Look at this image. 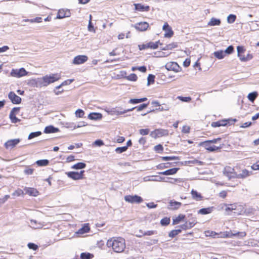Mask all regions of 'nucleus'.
<instances>
[{"instance_id": "nucleus-1", "label": "nucleus", "mask_w": 259, "mask_h": 259, "mask_svg": "<svg viewBox=\"0 0 259 259\" xmlns=\"http://www.w3.org/2000/svg\"><path fill=\"white\" fill-rule=\"evenodd\" d=\"M60 78L61 75L60 74L54 73L46 75L41 78L33 79L32 81L35 83L36 87L41 88L47 87L49 84L58 81Z\"/></svg>"}, {"instance_id": "nucleus-2", "label": "nucleus", "mask_w": 259, "mask_h": 259, "mask_svg": "<svg viewBox=\"0 0 259 259\" xmlns=\"http://www.w3.org/2000/svg\"><path fill=\"white\" fill-rule=\"evenodd\" d=\"M107 246L108 247H111L114 252L121 253L125 248V241L122 237H112L108 240Z\"/></svg>"}, {"instance_id": "nucleus-3", "label": "nucleus", "mask_w": 259, "mask_h": 259, "mask_svg": "<svg viewBox=\"0 0 259 259\" xmlns=\"http://www.w3.org/2000/svg\"><path fill=\"white\" fill-rule=\"evenodd\" d=\"M124 200L130 203H137L139 204L143 201L142 198L138 195H126L124 197Z\"/></svg>"}, {"instance_id": "nucleus-4", "label": "nucleus", "mask_w": 259, "mask_h": 259, "mask_svg": "<svg viewBox=\"0 0 259 259\" xmlns=\"http://www.w3.org/2000/svg\"><path fill=\"white\" fill-rule=\"evenodd\" d=\"M28 72L24 68L20 69H13L10 73L12 76L20 78L21 77L27 75Z\"/></svg>"}, {"instance_id": "nucleus-5", "label": "nucleus", "mask_w": 259, "mask_h": 259, "mask_svg": "<svg viewBox=\"0 0 259 259\" xmlns=\"http://www.w3.org/2000/svg\"><path fill=\"white\" fill-rule=\"evenodd\" d=\"M200 145L209 151H215L222 148L221 144H220L219 146H215L211 144V143L208 141L200 143Z\"/></svg>"}, {"instance_id": "nucleus-6", "label": "nucleus", "mask_w": 259, "mask_h": 259, "mask_svg": "<svg viewBox=\"0 0 259 259\" xmlns=\"http://www.w3.org/2000/svg\"><path fill=\"white\" fill-rule=\"evenodd\" d=\"M237 49L238 57L239 58L240 60L241 61L246 62L248 60H250L252 58V56L251 54H247L246 57H244V55H242V54L245 51L242 47L238 46Z\"/></svg>"}, {"instance_id": "nucleus-7", "label": "nucleus", "mask_w": 259, "mask_h": 259, "mask_svg": "<svg viewBox=\"0 0 259 259\" xmlns=\"http://www.w3.org/2000/svg\"><path fill=\"white\" fill-rule=\"evenodd\" d=\"M223 175L227 177L229 180L232 178H236V172L234 169L229 166H226L223 170Z\"/></svg>"}, {"instance_id": "nucleus-8", "label": "nucleus", "mask_w": 259, "mask_h": 259, "mask_svg": "<svg viewBox=\"0 0 259 259\" xmlns=\"http://www.w3.org/2000/svg\"><path fill=\"white\" fill-rule=\"evenodd\" d=\"M165 67L167 70L173 71L176 72H178L181 70L180 66L175 62L167 63L165 65Z\"/></svg>"}, {"instance_id": "nucleus-9", "label": "nucleus", "mask_w": 259, "mask_h": 259, "mask_svg": "<svg viewBox=\"0 0 259 259\" xmlns=\"http://www.w3.org/2000/svg\"><path fill=\"white\" fill-rule=\"evenodd\" d=\"M84 172V170H81L79 172L76 171H70L67 172L66 174L69 178L74 180H79L83 179Z\"/></svg>"}, {"instance_id": "nucleus-10", "label": "nucleus", "mask_w": 259, "mask_h": 259, "mask_svg": "<svg viewBox=\"0 0 259 259\" xmlns=\"http://www.w3.org/2000/svg\"><path fill=\"white\" fill-rule=\"evenodd\" d=\"M168 134V131L166 130L157 129L154 131H152L150 134V136L152 138L156 139L157 138L161 137L162 136H167Z\"/></svg>"}, {"instance_id": "nucleus-11", "label": "nucleus", "mask_w": 259, "mask_h": 259, "mask_svg": "<svg viewBox=\"0 0 259 259\" xmlns=\"http://www.w3.org/2000/svg\"><path fill=\"white\" fill-rule=\"evenodd\" d=\"M71 15V13L68 9H60L58 11L56 19H63L65 17H69Z\"/></svg>"}, {"instance_id": "nucleus-12", "label": "nucleus", "mask_w": 259, "mask_h": 259, "mask_svg": "<svg viewBox=\"0 0 259 259\" xmlns=\"http://www.w3.org/2000/svg\"><path fill=\"white\" fill-rule=\"evenodd\" d=\"M88 59V57L85 55H78L74 57L72 63L74 64H81L85 62Z\"/></svg>"}, {"instance_id": "nucleus-13", "label": "nucleus", "mask_w": 259, "mask_h": 259, "mask_svg": "<svg viewBox=\"0 0 259 259\" xmlns=\"http://www.w3.org/2000/svg\"><path fill=\"white\" fill-rule=\"evenodd\" d=\"M8 97L13 104H18L21 102V98L13 92L9 93Z\"/></svg>"}, {"instance_id": "nucleus-14", "label": "nucleus", "mask_w": 259, "mask_h": 259, "mask_svg": "<svg viewBox=\"0 0 259 259\" xmlns=\"http://www.w3.org/2000/svg\"><path fill=\"white\" fill-rule=\"evenodd\" d=\"M162 29L165 31L164 34L165 37H171L173 34L174 32L171 29V28L169 26L167 22H165L162 27Z\"/></svg>"}, {"instance_id": "nucleus-15", "label": "nucleus", "mask_w": 259, "mask_h": 259, "mask_svg": "<svg viewBox=\"0 0 259 259\" xmlns=\"http://www.w3.org/2000/svg\"><path fill=\"white\" fill-rule=\"evenodd\" d=\"M135 108H132L131 109H128L127 110H122L121 108L120 109H117L114 108L112 109L110 111V114L111 115H121L122 114L125 113L129 111H132Z\"/></svg>"}, {"instance_id": "nucleus-16", "label": "nucleus", "mask_w": 259, "mask_h": 259, "mask_svg": "<svg viewBox=\"0 0 259 259\" xmlns=\"http://www.w3.org/2000/svg\"><path fill=\"white\" fill-rule=\"evenodd\" d=\"M20 141L19 139L10 140L5 143V146L6 149H12L17 145Z\"/></svg>"}, {"instance_id": "nucleus-17", "label": "nucleus", "mask_w": 259, "mask_h": 259, "mask_svg": "<svg viewBox=\"0 0 259 259\" xmlns=\"http://www.w3.org/2000/svg\"><path fill=\"white\" fill-rule=\"evenodd\" d=\"M24 194H28L29 196L36 197L38 195V191L34 188L25 187L24 189Z\"/></svg>"}, {"instance_id": "nucleus-18", "label": "nucleus", "mask_w": 259, "mask_h": 259, "mask_svg": "<svg viewBox=\"0 0 259 259\" xmlns=\"http://www.w3.org/2000/svg\"><path fill=\"white\" fill-rule=\"evenodd\" d=\"M134 27L139 31H145L149 27V24L146 22L136 24Z\"/></svg>"}, {"instance_id": "nucleus-19", "label": "nucleus", "mask_w": 259, "mask_h": 259, "mask_svg": "<svg viewBox=\"0 0 259 259\" xmlns=\"http://www.w3.org/2000/svg\"><path fill=\"white\" fill-rule=\"evenodd\" d=\"M219 235L217 236V238H230L233 236H235L236 235H239L240 233H235L233 234L231 232H220V233H218Z\"/></svg>"}, {"instance_id": "nucleus-20", "label": "nucleus", "mask_w": 259, "mask_h": 259, "mask_svg": "<svg viewBox=\"0 0 259 259\" xmlns=\"http://www.w3.org/2000/svg\"><path fill=\"white\" fill-rule=\"evenodd\" d=\"M135 9L136 11L140 12H148L150 10L149 6H144L141 4H135Z\"/></svg>"}, {"instance_id": "nucleus-21", "label": "nucleus", "mask_w": 259, "mask_h": 259, "mask_svg": "<svg viewBox=\"0 0 259 259\" xmlns=\"http://www.w3.org/2000/svg\"><path fill=\"white\" fill-rule=\"evenodd\" d=\"M182 203L180 202L170 200L169 202L168 208L171 210H177L179 209Z\"/></svg>"}, {"instance_id": "nucleus-22", "label": "nucleus", "mask_w": 259, "mask_h": 259, "mask_svg": "<svg viewBox=\"0 0 259 259\" xmlns=\"http://www.w3.org/2000/svg\"><path fill=\"white\" fill-rule=\"evenodd\" d=\"M19 111V108L15 107L11 111V113L10 114V118L12 122L17 123L18 121H19V119H18L16 117V115H15V113L18 112Z\"/></svg>"}, {"instance_id": "nucleus-23", "label": "nucleus", "mask_w": 259, "mask_h": 259, "mask_svg": "<svg viewBox=\"0 0 259 259\" xmlns=\"http://www.w3.org/2000/svg\"><path fill=\"white\" fill-rule=\"evenodd\" d=\"M29 226L31 228L34 229H41L43 227L44 224L41 222H38L36 220H30Z\"/></svg>"}, {"instance_id": "nucleus-24", "label": "nucleus", "mask_w": 259, "mask_h": 259, "mask_svg": "<svg viewBox=\"0 0 259 259\" xmlns=\"http://www.w3.org/2000/svg\"><path fill=\"white\" fill-rule=\"evenodd\" d=\"M195 224L196 222L195 221H193L192 222H186L185 224L179 226V227L181 228L183 230H186L193 227Z\"/></svg>"}, {"instance_id": "nucleus-25", "label": "nucleus", "mask_w": 259, "mask_h": 259, "mask_svg": "<svg viewBox=\"0 0 259 259\" xmlns=\"http://www.w3.org/2000/svg\"><path fill=\"white\" fill-rule=\"evenodd\" d=\"M252 174L251 171H249L247 169H242L241 172L239 174H237L236 173V178L239 179H244L246 178L248 176H250Z\"/></svg>"}, {"instance_id": "nucleus-26", "label": "nucleus", "mask_w": 259, "mask_h": 259, "mask_svg": "<svg viewBox=\"0 0 259 259\" xmlns=\"http://www.w3.org/2000/svg\"><path fill=\"white\" fill-rule=\"evenodd\" d=\"M191 194L193 199L196 201H199L202 200L203 197L201 194L193 189L192 190Z\"/></svg>"}, {"instance_id": "nucleus-27", "label": "nucleus", "mask_w": 259, "mask_h": 259, "mask_svg": "<svg viewBox=\"0 0 259 259\" xmlns=\"http://www.w3.org/2000/svg\"><path fill=\"white\" fill-rule=\"evenodd\" d=\"M147 178H144V180L145 181H156V182L164 181V182H167V181L165 180V178H164V177L152 176L150 177L149 179H147Z\"/></svg>"}, {"instance_id": "nucleus-28", "label": "nucleus", "mask_w": 259, "mask_h": 259, "mask_svg": "<svg viewBox=\"0 0 259 259\" xmlns=\"http://www.w3.org/2000/svg\"><path fill=\"white\" fill-rule=\"evenodd\" d=\"M179 169V168H172L166 170L164 171L159 172L158 174L159 175H165V176L172 175L176 174Z\"/></svg>"}, {"instance_id": "nucleus-29", "label": "nucleus", "mask_w": 259, "mask_h": 259, "mask_svg": "<svg viewBox=\"0 0 259 259\" xmlns=\"http://www.w3.org/2000/svg\"><path fill=\"white\" fill-rule=\"evenodd\" d=\"M228 122V120H220V121H218L216 122H212L211 126L212 127H220L221 126H225L227 124Z\"/></svg>"}, {"instance_id": "nucleus-30", "label": "nucleus", "mask_w": 259, "mask_h": 259, "mask_svg": "<svg viewBox=\"0 0 259 259\" xmlns=\"http://www.w3.org/2000/svg\"><path fill=\"white\" fill-rule=\"evenodd\" d=\"M102 117V114L99 113H91L88 115V118L91 120H99L101 119Z\"/></svg>"}, {"instance_id": "nucleus-31", "label": "nucleus", "mask_w": 259, "mask_h": 259, "mask_svg": "<svg viewBox=\"0 0 259 259\" xmlns=\"http://www.w3.org/2000/svg\"><path fill=\"white\" fill-rule=\"evenodd\" d=\"M221 24V20L219 19L215 18H211L210 21L208 22V26H219Z\"/></svg>"}, {"instance_id": "nucleus-32", "label": "nucleus", "mask_w": 259, "mask_h": 259, "mask_svg": "<svg viewBox=\"0 0 259 259\" xmlns=\"http://www.w3.org/2000/svg\"><path fill=\"white\" fill-rule=\"evenodd\" d=\"M185 218V215L183 214H180L179 215L175 218H172V224L177 225L179 224L181 221Z\"/></svg>"}, {"instance_id": "nucleus-33", "label": "nucleus", "mask_w": 259, "mask_h": 259, "mask_svg": "<svg viewBox=\"0 0 259 259\" xmlns=\"http://www.w3.org/2000/svg\"><path fill=\"white\" fill-rule=\"evenodd\" d=\"M213 210V207L203 208L200 209L198 211V213L201 214H207L211 213L212 212Z\"/></svg>"}, {"instance_id": "nucleus-34", "label": "nucleus", "mask_w": 259, "mask_h": 259, "mask_svg": "<svg viewBox=\"0 0 259 259\" xmlns=\"http://www.w3.org/2000/svg\"><path fill=\"white\" fill-rule=\"evenodd\" d=\"M58 128H56L52 125H50L46 127L44 130V132L47 134L55 133L58 132Z\"/></svg>"}, {"instance_id": "nucleus-35", "label": "nucleus", "mask_w": 259, "mask_h": 259, "mask_svg": "<svg viewBox=\"0 0 259 259\" xmlns=\"http://www.w3.org/2000/svg\"><path fill=\"white\" fill-rule=\"evenodd\" d=\"M213 55L218 59H222L226 56L225 53L223 50L215 51L213 53Z\"/></svg>"}, {"instance_id": "nucleus-36", "label": "nucleus", "mask_w": 259, "mask_h": 259, "mask_svg": "<svg viewBox=\"0 0 259 259\" xmlns=\"http://www.w3.org/2000/svg\"><path fill=\"white\" fill-rule=\"evenodd\" d=\"M160 44L159 41H157L155 42H149L147 43L148 48H150L152 49H156L158 48V45Z\"/></svg>"}, {"instance_id": "nucleus-37", "label": "nucleus", "mask_w": 259, "mask_h": 259, "mask_svg": "<svg viewBox=\"0 0 259 259\" xmlns=\"http://www.w3.org/2000/svg\"><path fill=\"white\" fill-rule=\"evenodd\" d=\"M224 205L226 206L225 210L226 212H228L229 211H232V210H236V207H237L236 205L235 204H224Z\"/></svg>"}, {"instance_id": "nucleus-38", "label": "nucleus", "mask_w": 259, "mask_h": 259, "mask_svg": "<svg viewBox=\"0 0 259 259\" xmlns=\"http://www.w3.org/2000/svg\"><path fill=\"white\" fill-rule=\"evenodd\" d=\"M86 166V164L83 162H78L72 165L71 166V168L72 169H82L84 168Z\"/></svg>"}, {"instance_id": "nucleus-39", "label": "nucleus", "mask_w": 259, "mask_h": 259, "mask_svg": "<svg viewBox=\"0 0 259 259\" xmlns=\"http://www.w3.org/2000/svg\"><path fill=\"white\" fill-rule=\"evenodd\" d=\"M90 230V227L87 225H84L81 228L79 229L77 231V233L80 234H83L87 233Z\"/></svg>"}, {"instance_id": "nucleus-40", "label": "nucleus", "mask_w": 259, "mask_h": 259, "mask_svg": "<svg viewBox=\"0 0 259 259\" xmlns=\"http://www.w3.org/2000/svg\"><path fill=\"white\" fill-rule=\"evenodd\" d=\"M204 234L206 236L212 237L214 238H217V236L219 235L218 233L209 230L205 231Z\"/></svg>"}, {"instance_id": "nucleus-41", "label": "nucleus", "mask_w": 259, "mask_h": 259, "mask_svg": "<svg viewBox=\"0 0 259 259\" xmlns=\"http://www.w3.org/2000/svg\"><path fill=\"white\" fill-rule=\"evenodd\" d=\"M36 163L39 166H44L48 165L49 163V161L47 159L38 160L36 161Z\"/></svg>"}, {"instance_id": "nucleus-42", "label": "nucleus", "mask_w": 259, "mask_h": 259, "mask_svg": "<svg viewBox=\"0 0 259 259\" xmlns=\"http://www.w3.org/2000/svg\"><path fill=\"white\" fill-rule=\"evenodd\" d=\"M257 96V93L256 92H252L249 93L248 95L247 98L248 100L253 102L255 100V99L256 98Z\"/></svg>"}, {"instance_id": "nucleus-43", "label": "nucleus", "mask_w": 259, "mask_h": 259, "mask_svg": "<svg viewBox=\"0 0 259 259\" xmlns=\"http://www.w3.org/2000/svg\"><path fill=\"white\" fill-rule=\"evenodd\" d=\"M93 257V254L89 252H83L80 254L81 259H91Z\"/></svg>"}, {"instance_id": "nucleus-44", "label": "nucleus", "mask_w": 259, "mask_h": 259, "mask_svg": "<svg viewBox=\"0 0 259 259\" xmlns=\"http://www.w3.org/2000/svg\"><path fill=\"white\" fill-rule=\"evenodd\" d=\"M236 19V16L233 14H230L227 19V22L229 24H232L234 23Z\"/></svg>"}, {"instance_id": "nucleus-45", "label": "nucleus", "mask_w": 259, "mask_h": 259, "mask_svg": "<svg viewBox=\"0 0 259 259\" xmlns=\"http://www.w3.org/2000/svg\"><path fill=\"white\" fill-rule=\"evenodd\" d=\"M161 159L164 161L173 160L179 159L178 157L176 156H163L161 157Z\"/></svg>"}, {"instance_id": "nucleus-46", "label": "nucleus", "mask_w": 259, "mask_h": 259, "mask_svg": "<svg viewBox=\"0 0 259 259\" xmlns=\"http://www.w3.org/2000/svg\"><path fill=\"white\" fill-rule=\"evenodd\" d=\"M170 223V219L168 218H164L162 219L160 221V224L162 226H167Z\"/></svg>"}, {"instance_id": "nucleus-47", "label": "nucleus", "mask_w": 259, "mask_h": 259, "mask_svg": "<svg viewBox=\"0 0 259 259\" xmlns=\"http://www.w3.org/2000/svg\"><path fill=\"white\" fill-rule=\"evenodd\" d=\"M24 191L20 189H18L14 192L13 193L12 195L20 196L24 194Z\"/></svg>"}, {"instance_id": "nucleus-48", "label": "nucleus", "mask_w": 259, "mask_h": 259, "mask_svg": "<svg viewBox=\"0 0 259 259\" xmlns=\"http://www.w3.org/2000/svg\"><path fill=\"white\" fill-rule=\"evenodd\" d=\"M73 81V79H68L67 80H65L63 81L61 84H60L58 86L56 87V89H60L62 86H64L67 84H70L72 81Z\"/></svg>"}, {"instance_id": "nucleus-49", "label": "nucleus", "mask_w": 259, "mask_h": 259, "mask_svg": "<svg viewBox=\"0 0 259 259\" xmlns=\"http://www.w3.org/2000/svg\"><path fill=\"white\" fill-rule=\"evenodd\" d=\"M127 149V146H123V147H117L115 149V152L117 153H121L123 152H125V151H126Z\"/></svg>"}, {"instance_id": "nucleus-50", "label": "nucleus", "mask_w": 259, "mask_h": 259, "mask_svg": "<svg viewBox=\"0 0 259 259\" xmlns=\"http://www.w3.org/2000/svg\"><path fill=\"white\" fill-rule=\"evenodd\" d=\"M41 134V133L40 132H36L31 133L29 134V135L28 136V139H33L35 137L40 136Z\"/></svg>"}, {"instance_id": "nucleus-51", "label": "nucleus", "mask_w": 259, "mask_h": 259, "mask_svg": "<svg viewBox=\"0 0 259 259\" xmlns=\"http://www.w3.org/2000/svg\"><path fill=\"white\" fill-rule=\"evenodd\" d=\"M126 79L131 81H136L137 80V76L134 73L131 74L127 76Z\"/></svg>"}, {"instance_id": "nucleus-52", "label": "nucleus", "mask_w": 259, "mask_h": 259, "mask_svg": "<svg viewBox=\"0 0 259 259\" xmlns=\"http://www.w3.org/2000/svg\"><path fill=\"white\" fill-rule=\"evenodd\" d=\"M234 51V48L232 46H229L226 50L224 51L226 55H230L232 54Z\"/></svg>"}, {"instance_id": "nucleus-53", "label": "nucleus", "mask_w": 259, "mask_h": 259, "mask_svg": "<svg viewBox=\"0 0 259 259\" xmlns=\"http://www.w3.org/2000/svg\"><path fill=\"white\" fill-rule=\"evenodd\" d=\"M178 98L180 99L181 101L185 102H189L191 100V98L190 97L179 96Z\"/></svg>"}, {"instance_id": "nucleus-54", "label": "nucleus", "mask_w": 259, "mask_h": 259, "mask_svg": "<svg viewBox=\"0 0 259 259\" xmlns=\"http://www.w3.org/2000/svg\"><path fill=\"white\" fill-rule=\"evenodd\" d=\"M75 113L77 117H82L84 114V111L81 109L77 110Z\"/></svg>"}, {"instance_id": "nucleus-55", "label": "nucleus", "mask_w": 259, "mask_h": 259, "mask_svg": "<svg viewBox=\"0 0 259 259\" xmlns=\"http://www.w3.org/2000/svg\"><path fill=\"white\" fill-rule=\"evenodd\" d=\"M148 104H143L139 106L134 107V109H137V111H140L146 108L148 106Z\"/></svg>"}, {"instance_id": "nucleus-56", "label": "nucleus", "mask_w": 259, "mask_h": 259, "mask_svg": "<svg viewBox=\"0 0 259 259\" xmlns=\"http://www.w3.org/2000/svg\"><path fill=\"white\" fill-rule=\"evenodd\" d=\"M41 21H42V18L41 17H36L34 19L28 20V21L30 22L31 23H34V22L39 23V22H41Z\"/></svg>"}, {"instance_id": "nucleus-57", "label": "nucleus", "mask_w": 259, "mask_h": 259, "mask_svg": "<svg viewBox=\"0 0 259 259\" xmlns=\"http://www.w3.org/2000/svg\"><path fill=\"white\" fill-rule=\"evenodd\" d=\"M163 147L161 145L159 144L154 147V150L158 153H160L163 151Z\"/></svg>"}, {"instance_id": "nucleus-58", "label": "nucleus", "mask_w": 259, "mask_h": 259, "mask_svg": "<svg viewBox=\"0 0 259 259\" xmlns=\"http://www.w3.org/2000/svg\"><path fill=\"white\" fill-rule=\"evenodd\" d=\"M155 76L153 75L149 74L148 77V84H150L151 83H153L154 81Z\"/></svg>"}, {"instance_id": "nucleus-59", "label": "nucleus", "mask_w": 259, "mask_h": 259, "mask_svg": "<svg viewBox=\"0 0 259 259\" xmlns=\"http://www.w3.org/2000/svg\"><path fill=\"white\" fill-rule=\"evenodd\" d=\"M149 132V130L148 128L140 129L139 130L140 134L143 136L148 135Z\"/></svg>"}, {"instance_id": "nucleus-60", "label": "nucleus", "mask_w": 259, "mask_h": 259, "mask_svg": "<svg viewBox=\"0 0 259 259\" xmlns=\"http://www.w3.org/2000/svg\"><path fill=\"white\" fill-rule=\"evenodd\" d=\"M28 247H29V249H32L34 250H36L38 248L37 245L33 243H29L28 244Z\"/></svg>"}, {"instance_id": "nucleus-61", "label": "nucleus", "mask_w": 259, "mask_h": 259, "mask_svg": "<svg viewBox=\"0 0 259 259\" xmlns=\"http://www.w3.org/2000/svg\"><path fill=\"white\" fill-rule=\"evenodd\" d=\"M88 30L90 32H95V29L92 25V21H89V25H88Z\"/></svg>"}, {"instance_id": "nucleus-62", "label": "nucleus", "mask_w": 259, "mask_h": 259, "mask_svg": "<svg viewBox=\"0 0 259 259\" xmlns=\"http://www.w3.org/2000/svg\"><path fill=\"white\" fill-rule=\"evenodd\" d=\"M251 168L253 170H259V161H256L255 163H254L251 166Z\"/></svg>"}, {"instance_id": "nucleus-63", "label": "nucleus", "mask_w": 259, "mask_h": 259, "mask_svg": "<svg viewBox=\"0 0 259 259\" xmlns=\"http://www.w3.org/2000/svg\"><path fill=\"white\" fill-rule=\"evenodd\" d=\"M177 44L176 42H172L171 44H169L167 45V49H169V50H172L174 48L177 47Z\"/></svg>"}, {"instance_id": "nucleus-64", "label": "nucleus", "mask_w": 259, "mask_h": 259, "mask_svg": "<svg viewBox=\"0 0 259 259\" xmlns=\"http://www.w3.org/2000/svg\"><path fill=\"white\" fill-rule=\"evenodd\" d=\"M190 127L189 126H187V125H184L183 126V128H182V132L183 133H186V134H187V133H189L190 132Z\"/></svg>"}]
</instances>
